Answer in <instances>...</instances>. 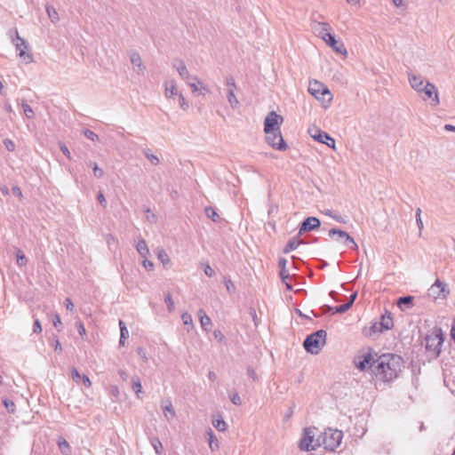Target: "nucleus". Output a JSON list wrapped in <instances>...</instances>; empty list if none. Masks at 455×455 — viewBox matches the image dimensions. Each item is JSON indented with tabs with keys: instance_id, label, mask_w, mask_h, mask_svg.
Returning a JSON list of instances; mask_svg holds the SVG:
<instances>
[{
	"instance_id": "nucleus-8",
	"label": "nucleus",
	"mask_w": 455,
	"mask_h": 455,
	"mask_svg": "<svg viewBox=\"0 0 455 455\" xmlns=\"http://www.w3.org/2000/svg\"><path fill=\"white\" fill-rule=\"evenodd\" d=\"M450 294V289L446 283L442 282L440 279H436L435 282L430 286L427 291L428 297L433 299H445Z\"/></svg>"
},
{
	"instance_id": "nucleus-1",
	"label": "nucleus",
	"mask_w": 455,
	"mask_h": 455,
	"mask_svg": "<svg viewBox=\"0 0 455 455\" xmlns=\"http://www.w3.org/2000/svg\"><path fill=\"white\" fill-rule=\"evenodd\" d=\"M403 368V360L400 355L386 354L376 360L372 372L384 381H391L397 378Z\"/></svg>"
},
{
	"instance_id": "nucleus-6",
	"label": "nucleus",
	"mask_w": 455,
	"mask_h": 455,
	"mask_svg": "<svg viewBox=\"0 0 455 455\" xmlns=\"http://www.w3.org/2000/svg\"><path fill=\"white\" fill-rule=\"evenodd\" d=\"M308 92L323 104H329L332 100V95L329 89L323 84L316 80L309 82Z\"/></svg>"
},
{
	"instance_id": "nucleus-24",
	"label": "nucleus",
	"mask_w": 455,
	"mask_h": 455,
	"mask_svg": "<svg viewBox=\"0 0 455 455\" xmlns=\"http://www.w3.org/2000/svg\"><path fill=\"white\" fill-rule=\"evenodd\" d=\"M197 314L202 329L204 331H208L209 327L212 325L211 318L206 315L204 309H199Z\"/></svg>"
},
{
	"instance_id": "nucleus-39",
	"label": "nucleus",
	"mask_w": 455,
	"mask_h": 455,
	"mask_svg": "<svg viewBox=\"0 0 455 455\" xmlns=\"http://www.w3.org/2000/svg\"><path fill=\"white\" fill-rule=\"evenodd\" d=\"M21 107H22L23 111L28 118L31 119L34 117V111H33L32 108L27 102L23 101L21 103Z\"/></svg>"
},
{
	"instance_id": "nucleus-16",
	"label": "nucleus",
	"mask_w": 455,
	"mask_h": 455,
	"mask_svg": "<svg viewBox=\"0 0 455 455\" xmlns=\"http://www.w3.org/2000/svg\"><path fill=\"white\" fill-rule=\"evenodd\" d=\"M408 79L411 88H413L419 94H421L422 91L424 90V85L427 81H426L421 76H417L413 74H409Z\"/></svg>"
},
{
	"instance_id": "nucleus-58",
	"label": "nucleus",
	"mask_w": 455,
	"mask_h": 455,
	"mask_svg": "<svg viewBox=\"0 0 455 455\" xmlns=\"http://www.w3.org/2000/svg\"><path fill=\"white\" fill-rule=\"evenodd\" d=\"M76 327H77L78 333L81 336L85 335L86 331H85L84 323L81 321H78V322L76 323Z\"/></svg>"
},
{
	"instance_id": "nucleus-23",
	"label": "nucleus",
	"mask_w": 455,
	"mask_h": 455,
	"mask_svg": "<svg viewBox=\"0 0 455 455\" xmlns=\"http://www.w3.org/2000/svg\"><path fill=\"white\" fill-rule=\"evenodd\" d=\"M173 68H176L180 76L182 79H184L186 81H188V80L193 81V76H190L189 71L188 70L183 60H180L178 61V64H173Z\"/></svg>"
},
{
	"instance_id": "nucleus-30",
	"label": "nucleus",
	"mask_w": 455,
	"mask_h": 455,
	"mask_svg": "<svg viewBox=\"0 0 455 455\" xmlns=\"http://www.w3.org/2000/svg\"><path fill=\"white\" fill-rule=\"evenodd\" d=\"M302 242L297 238H292L291 239L285 248L283 249V252L284 253H288L290 251H292L294 250H296L298 248V246Z\"/></svg>"
},
{
	"instance_id": "nucleus-49",
	"label": "nucleus",
	"mask_w": 455,
	"mask_h": 455,
	"mask_svg": "<svg viewBox=\"0 0 455 455\" xmlns=\"http://www.w3.org/2000/svg\"><path fill=\"white\" fill-rule=\"evenodd\" d=\"M16 257H17V262L19 265H23L27 262L26 257L20 250L17 251Z\"/></svg>"
},
{
	"instance_id": "nucleus-43",
	"label": "nucleus",
	"mask_w": 455,
	"mask_h": 455,
	"mask_svg": "<svg viewBox=\"0 0 455 455\" xmlns=\"http://www.w3.org/2000/svg\"><path fill=\"white\" fill-rule=\"evenodd\" d=\"M178 102H179V105L180 107L183 109V110H188V108H189V105L188 103L186 101L183 94L181 92H180L178 95Z\"/></svg>"
},
{
	"instance_id": "nucleus-57",
	"label": "nucleus",
	"mask_w": 455,
	"mask_h": 455,
	"mask_svg": "<svg viewBox=\"0 0 455 455\" xmlns=\"http://www.w3.org/2000/svg\"><path fill=\"white\" fill-rule=\"evenodd\" d=\"M60 149L69 160L71 159V154L64 143H60Z\"/></svg>"
},
{
	"instance_id": "nucleus-26",
	"label": "nucleus",
	"mask_w": 455,
	"mask_h": 455,
	"mask_svg": "<svg viewBox=\"0 0 455 455\" xmlns=\"http://www.w3.org/2000/svg\"><path fill=\"white\" fill-rule=\"evenodd\" d=\"M58 446L60 452L63 455H70L71 454V447L69 443L62 437L58 440Z\"/></svg>"
},
{
	"instance_id": "nucleus-22",
	"label": "nucleus",
	"mask_w": 455,
	"mask_h": 455,
	"mask_svg": "<svg viewBox=\"0 0 455 455\" xmlns=\"http://www.w3.org/2000/svg\"><path fill=\"white\" fill-rule=\"evenodd\" d=\"M176 82L173 79H170L164 82V96L167 99L173 98L179 94Z\"/></svg>"
},
{
	"instance_id": "nucleus-18",
	"label": "nucleus",
	"mask_w": 455,
	"mask_h": 455,
	"mask_svg": "<svg viewBox=\"0 0 455 455\" xmlns=\"http://www.w3.org/2000/svg\"><path fill=\"white\" fill-rule=\"evenodd\" d=\"M313 28L317 32L318 36L323 40L329 39V36H331V26L327 22H316Z\"/></svg>"
},
{
	"instance_id": "nucleus-10",
	"label": "nucleus",
	"mask_w": 455,
	"mask_h": 455,
	"mask_svg": "<svg viewBox=\"0 0 455 455\" xmlns=\"http://www.w3.org/2000/svg\"><path fill=\"white\" fill-rule=\"evenodd\" d=\"M225 84L227 86V99L232 108H236L239 105V101L235 94L236 90V84L232 76H228L225 79Z\"/></svg>"
},
{
	"instance_id": "nucleus-25",
	"label": "nucleus",
	"mask_w": 455,
	"mask_h": 455,
	"mask_svg": "<svg viewBox=\"0 0 455 455\" xmlns=\"http://www.w3.org/2000/svg\"><path fill=\"white\" fill-rule=\"evenodd\" d=\"M136 250L142 258H147V256L149 254V249L148 247V244L146 241L142 238L139 239L136 244Z\"/></svg>"
},
{
	"instance_id": "nucleus-36",
	"label": "nucleus",
	"mask_w": 455,
	"mask_h": 455,
	"mask_svg": "<svg viewBox=\"0 0 455 455\" xmlns=\"http://www.w3.org/2000/svg\"><path fill=\"white\" fill-rule=\"evenodd\" d=\"M156 254L158 259L163 263L164 266H166L170 263V258L164 249H158Z\"/></svg>"
},
{
	"instance_id": "nucleus-13",
	"label": "nucleus",
	"mask_w": 455,
	"mask_h": 455,
	"mask_svg": "<svg viewBox=\"0 0 455 455\" xmlns=\"http://www.w3.org/2000/svg\"><path fill=\"white\" fill-rule=\"evenodd\" d=\"M355 363L357 369L364 371L367 368H371V371L375 369L376 360L371 353H367L362 356H358L355 359Z\"/></svg>"
},
{
	"instance_id": "nucleus-60",
	"label": "nucleus",
	"mask_w": 455,
	"mask_h": 455,
	"mask_svg": "<svg viewBox=\"0 0 455 455\" xmlns=\"http://www.w3.org/2000/svg\"><path fill=\"white\" fill-rule=\"evenodd\" d=\"M98 202L105 208L107 206V201L104 195L101 192H99L97 195Z\"/></svg>"
},
{
	"instance_id": "nucleus-9",
	"label": "nucleus",
	"mask_w": 455,
	"mask_h": 455,
	"mask_svg": "<svg viewBox=\"0 0 455 455\" xmlns=\"http://www.w3.org/2000/svg\"><path fill=\"white\" fill-rule=\"evenodd\" d=\"M283 117L275 111L269 112L264 120V131H281Z\"/></svg>"
},
{
	"instance_id": "nucleus-29",
	"label": "nucleus",
	"mask_w": 455,
	"mask_h": 455,
	"mask_svg": "<svg viewBox=\"0 0 455 455\" xmlns=\"http://www.w3.org/2000/svg\"><path fill=\"white\" fill-rule=\"evenodd\" d=\"M328 235L330 237H333L335 235H337L339 239H350V235L348 233L339 228L330 229Z\"/></svg>"
},
{
	"instance_id": "nucleus-35",
	"label": "nucleus",
	"mask_w": 455,
	"mask_h": 455,
	"mask_svg": "<svg viewBox=\"0 0 455 455\" xmlns=\"http://www.w3.org/2000/svg\"><path fill=\"white\" fill-rule=\"evenodd\" d=\"M205 214L209 219H211L214 222H218L220 219L219 214L214 210V208L211 206L205 208Z\"/></svg>"
},
{
	"instance_id": "nucleus-7",
	"label": "nucleus",
	"mask_w": 455,
	"mask_h": 455,
	"mask_svg": "<svg viewBox=\"0 0 455 455\" xmlns=\"http://www.w3.org/2000/svg\"><path fill=\"white\" fill-rule=\"evenodd\" d=\"M266 142L275 150L284 151L287 145L283 138L281 131H264Z\"/></svg>"
},
{
	"instance_id": "nucleus-54",
	"label": "nucleus",
	"mask_w": 455,
	"mask_h": 455,
	"mask_svg": "<svg viewBox=\"0 0 455 455\" xmlns=\"http://www.w3.org/2000/svg\"><path fill=\"white\" fill-rule=\"evenodd\" d=\"M230 400L231 402L235 405H241V397L237 393H234L233 395H230Z\"/></svg>"
},
{
	"instance_id": "nucleus-42",
	"label": "nucleus",
	"mask_w": 455,
	"mask_h": 455,
	"mask_svg": "<svg viewBox=\"0 0 455 455\" xmlns=\"http://www.w3.org/2000/svg\"><path fill=\"white\" fill-rule=\"evenodd\" d=\"M352 307V302H347L335 307V313L343 314Z\"/></svg>"
},
{
	"instance_id": "nucleus-38",
	"label": "nucleus",
	"mask_w": 455,
	"mask_h": 455,
	"mask_svg": "<svg viewBox=\"0 0 455 455\" xmlns=\"http://www.w3.org/2000/svg\"><path fill=\"white\" fill-rule=\"evenodd\" d=\"M150 442H151V444H152L155 451L157 454H161L162 450H163V445H162V443L160 442V440L158 438L155 437V438H152Z\"/></svg>"
},
{
	"instance_id": "nucleus-3",
	"label": "nucleus",
	"mask_w": 455,
	"mask_h": 455,
	"mask_svg": "<svg viewBox=\"0 0 455 455\" xmlns=\"http://www.w3.org/2000/svg\"><path fill=\"white\" fill-rule=\"evenodd\" d=\"M327 332L324 330H318L308 335L303 346L307 352L312 355H317L326 343Z\"/></svg>"
},
{
	"instance_id": "nucleus-61",
	"label": "nucleus",
	"mask_w": 455,
	"mask_h": 455,
	"mask_svg": "<svg viewBox=\"0 0 455 455\" xmlns=\"http://www.w3.org/2000/svg\"><path fill=\"white\" fill-rule=\"evenodd\" d=\"M64 304H65V307H66L67 310L73 311L74 304H73L71 299L66 298L65 301H64Z\"/></svg>"
},
{
	"instance_id": "nucleus-34",
	"label": "nucleus",
	"mask_w": 455,
	"mask_h": 455,
	"mask_svg": "<svg viewBox=\"0 0 455 455\" xmlns=\"http://www.w3.org/2000/svg\"><path fill=\"white\" fill-rule=\"evenodd\" d=\"M2 403L9 413H14L16 411V405L13 401L4 397Z\"/></svg>"
},
{
	"instance_id": "nucleus-63",
	"label": "nucleus",
	"mask_w": 455,
	"mask_h": 455,
	"mask_svg": "<svg viewBox=\"0 0 455 455\" xmlns=\"http://www.w3.org/2000/svg\"><path fill=\"white\" fill-rule=\"evenodd\" d=\"M53 342H54V350L56 352H61L62 351V347H61V345L57 337H54L53 339Z\"/></svg>"
},
{
	"instance_id": "nucleus-44",
	"label": "nucleus",
	"mask_w": 455,
	"mask_h": 455,
	"mask_svg": "<svg viewBox=\"0 0 455 455\" xmlns=\"http://www.w3.org/2000/svg\"><path fill=\"white\" fill-rule=\"evenodd\" d=\"M212 424L219 431H225L227 428V424L223 419L213 420Z\"/></svg>"
},
{
	"instance_id": "nucleus-48",
	"label": "nucleus",
	"mask_w": 455,
	"mask_h": 455,
	"mask_svg": "<svg viewBox=\"0 0 455 455\" xmlns=\"http://www.w3.org/2000/svg\"><path fill=\"white\" fill-rule=\"evenodd\" d=\"M4 145L5 148H6L8 151H10V152L14 151V149H15V144H14V142H13L12 140H10V139H5V140H4Z\"/></svg>"
},
{
	"instance_id": "nucleus-59",
	"label": "nucleus",
	"mask_w": 455,
	"mask_h": 455,
	"mask_svg": "<svg viewBox=\"0 0 455 455\" xmlns=\"http://www.w3.org/2000/svg\"><path fill=\"white\" fill-rule=\"evenodd\" d=\"M225 285L228 292H233L235 289L233 282L230 279L225 280Z\"/></svg>"
},
{
	"instance_id": "nucleus-46",
	"label": "nucleus",
	"mask_w": 455,
	"mask_h": 455,
	"mask_svg": "<svg viewBox=\"0 0 455 455\" xmlns=\"http://www.w3.org/2000/svg\"><path fill=\"white\" fill-rule=\"evenodd\" d=\"M181 320L185 325L193 326V319L190 314L185 312L181 315Z\"/></svg>"
},
{
	"instance_id": "nucleus-56",
	"label": "nucleus",
	"mask_w": 455,
	"mask_h": 455,
	"mask_svg": "<svg viewBox=\"0 0 455 455\" xmlns=\"http://www.w3.org/2000/svg\"><path fill=\"white\" fill-rule=\"evenodd\" d=\"M142 265L143 267L148 270V271H152L153 268H154V264L152 261L147 259V258H144V260L142 261Z\"/></svg>"
},
{
	"instance_id": "nucleus-33",
	"label": "nucleus",
	"mask_w": 455,
	"mask_h": 455,
	"mask_svg": "<svg viewBox=\"0 0 455 455\" xmlns=\"http://www.w3.org/2000/svg\"><path fill=\"white\" fill-rule=\"evenodd\" d=\"M280 277L283 283H285L288 290L291 289V285L288 283L291 279V275L289 274L287 269H280Z\"/></svg>"
},
{
	"instance_id": "nucleus-27",
	"label": "nucleus",
	"mask_w": 455,
	"mask_h": 455,
	"mask_svg": "<svg viewBox=\"0 0 455 455\" xmlns=\"http://www.w3.org/2000/svg\"><path fill=\"white\" fill-rule=\"evenodd\" d=\"M132 388L135 392L137 397L140 398V394L142 393V386L138 376H133L132 378Z\"/></svg>"
},
{
	"instance_id": "nucleus-50",
	"label": "nucleus",
	"mask_w": 455,
	"mask_h": 455,
	"mask_svg": "<svg viewBox=\"0 0 455 455\" xmlns=\"http://www.w3.org/2000/svg\"><path fill=\"white\" fill-rule=\"evenodd\" d=\"M81 377H82V376L80 375V373H79V371H77V369H76V368H75V367H73V368L71 369V378H72V379H73L74 381H76V382H77V383H78V382H79V380L81 379Z\"/></svg>"
},
{
	"instance_id": "nucleus-5",
	"label": "nucleus",
	"mask_w": 455,
	"mask_h": 455,
	"mask_svg": "<svg viewBox=\"0 0 455 455\" xmlns=\"http://www.w3.org/2000/svg\"><path fill=\"white\" fill-rule=\"evenodd\" d=\"M320 431L315 427H307L304 430V435L299 443L301 450L310 451L320 447Z\"/></svg>"
},
{
	"instance_id": "nucleus-32",
	"label": "nucleus",
	"mask_w": 455,
	"mask_h": 455,
	"mask_svg": "<svg viewBox=\"0 0 455 455\" xmlns=\"http://www.w3.org/2000/svg\"><path fill=\"white\" fill-rule=\"evenodd\" d=\"M209 447L212 451H214L219 449V442L212 430L209 431Z\"/></svg>"
},
{
	"instance_id": "nucleus-31",
	"label": "nucleus",
	"mask_w": 455,
	"mask_h": 455,
	"mask_svg": "<svg viewBox=\"0 0 455 455\" xmlns=\"http://www.w3.org/2000/svg\"><path fill=\"white\" fill-rule=\"evenodd\" d=\"M46 12L52 22L56 23L59 20V14L56 9L52 5L46 6Z\"/></svg>"
},
{
	"instance_id": "nucleus-40",
	"label": "nucleus",
	"mask_w": 455,
	"mask_h": 455,
	"mask_svg": "<svg viewBox=\"0 0 455 455\" xmlns=\"http://www.w3.org/2000/svg\"><path fill=\"white\" fill-rule=\"evenodd\" d=\"M90 165L92 167L93 174L96 178H101L104 175V172L101 168L98 166V164L94 162H91Z\"/></svg>"
},
{
	"instance_id": "nucleus-47",
	"label": "nucleus",
	"mask_w": 455,
	"mask_h": 455,
	"mask_svg": "<svg viewBox=\"0 0 455 455\" xmlns=\"http://www.w3.org/2000/svg\"><path fill=\"white\" fill-rule=\"evenodd\" d=\"M415 218H416L417 226H418L419 231H421L423 228V222L421 220V210L419 208H417V210H416Z\"/></svg>"
},
{
	"instance_id": "nucleus-15",
	"label": "nucleus",
	"mask_w": 455,
	"mask_h": 455,
	"mask_svg": "<svg viewBox=\"0 0 455 455\" xmlns=\"http://www.w3.org/2000/svg\"><path fill=\"white\" fill-rule=\"evenodd\" d=\"M321 225V221L316 217H307L299 228V234L317 229Z\"/></svg>"
},
{
	"instance_id": "nucleus-41",
	"label": "nucleus",
	"mask_w": 455,
	"mask_h": 455,
	"mask_svg": "<svg viewBox=\"0 0 455 455\" xmlns=\"http://www.w3.org/2000/svg\"><path fill=\"white\" fill-rule=\"evenodd\" d=\"M164 302L167 306V308H168V311L169 312H172L174 310V302L172 299V295L171 293H166L165 296H164Z\"/></svg>"
},
{
	"instance_id": "nucleus-4",
	"label": "nucleus",
	"mask_w": 455,
	"mask_h": 455,
	"mask_svg": "<svg viewBox=\"0 0 455 455\" xmlns=\"http://www.w3.org/2000/svg\"><path fill=\"white\" fill-rule=\"evenodd\" d=\"M443 340L444 338L441 328H435L434 331L425 338L426 350L434 357L439 356Z\"/></svg>"
},
{
	"instance_id": "nucleus-28",
	"label": "nucleus",
	"mask_w": 455,
	"mask_h": 455,
	"mask_svg": "<svg viewBox=\"0 0 455 455\" xmlns=\"http://www.w3.org/2000/svg\"><path fill=\"white\" fill-rule=\"evenodd\" d=\"M412 301H413V297L412 296H404V297H400L397 300V306L401 308V309H403V306L406 307V308H410L412 306Z\"/></svg>"
},
{
	"instance_id": "nucleus-45",
	"label": "nucleus",
	"mask_w": 455,
	"mask_h": 455,
	"mask_svg": "<svg viewBox=\"0 0 455 455\" xmlns=\"http://www.w3.org/2000/svg\"><path fill=\"white\" fill-rule=\"evenodd\" d=\"M84 135L90 140L98 141L99 136L92 130L86 129L84 131Z\"/></svg>"
},
{
	"instance_id": "nucleus-20",
	"label": "nucleus",
	"mask_w": 455,
	"mask_h": 455,
	"mask_svg": "<svg viewBox=\"0 0 455 455\" xmlns=\"http://www.w3.org/2000/svg\"><path fill=\"white\" fill-rule=\"evenodd\" d=\"M130 60H131V63L132 64L136 73L138 75H143L144 70H145V66L143 65L140 55L137 52H134L131 53Z\"/></svg>"
},
{
	"instance_id": "nucleus-2",
	"label": "nucleus",
	"mask_w": 455,
	"mask_h": 455,
	"mask_svg": "<svg viewBox=\"0 0 455 455\" xmlns=\"http://www.w3.org/2000/svg\"><path fill=\"white\" fill-rule=\"evenodd\" d=\"M320 447L326 451H335L341 443L343 438L342 431L328 428L319 433Z\"/></svg>"
},
{
	"instance_id": "nucleus-11",
	"label": "nucleus",
	"mask_w": 455,
	"mask_h": 455,
	"mask_svg": "<svg viewBox=\"0 0 455 455\" xmlns=\"http://www.w3.org/2000/svg\"><path fill=\"white\" fill-rule=\"evenodd\" d=\"M421 97L424 100H431V104L433 106H437L439 104V96L438 91L435 85L430 82H427L424 85V90L422 91Z\"/></svg>"
},
{
	"instance_id": "nucleus-12",
	"label": "nucleus",
	"mask_w": 455,
	"mask_h": 455,
	"mask_svg": "<svg viewBox=\"0 0 455 455\" xmlns=\"http://www.w3.org/2000/svg\"><path fill=\"white\" fill-rule=\"evenodd\" d=\"M394 326L393 317L390 312L387 311L385 315H382L380 321L375 323L371 329L373 331H383L392 329Z\"/></svg>"
},
{
	"instance_id": "nucleus-19",
	"label": "nucleus",
	"mask_w": 455,
	"mask_h": 455,
	"mask_svg": "<svg viewBox=\"0 0 455 455\" xmlns=\"http://www.w3.org/2000/svg\"><path fill=\"white\" fill-rule=\"evenodd\" d=\"M161 407L164 411V415L168 421L172 420L176 417L175 410L172 406V401L168 398L162 401Z\"/></svg>"
},
{
	"instance_id": "nucleus-14",
	"label": "nucleus",
	"mask_w": 455,
	"mask_h": 455,
	"mask_svg": "<svg viewBox=\"0 0 455 455\" xmlns=\"http://www.w3.org/2000/svg\"><path fill=\"white\" fill-rule=\"evenodd\" d=\"M16 34H17V39L19 41H20V43L16 44V50L18 52L19 57L22 58L25 60V62H27V63L32 62L33 56L25 52V50L28 48L27 42L23 38L20 37L18 32H16Z\"/></svg>"
},
{
	"instance_id": "nucleus-53",
	"label": "nucleus",
	"mask_w": 455,
	"mask_h": 455,
	"mask_svg": "<svg viewBox=\"0 0 455 455\" xmlns=\"http://www.w3.org/2000/svg\"><path fill=\"white\" fill-rule=\"evenodd\" d=\"M33 332L35 333H41L42 332V326L39 319L36 318L34 321L33 325Z\"/></svg>"
},
{
	"instance_id": "nucleus-64",
	"label": "nucleus",
	"mask_w": 455,
	"mask_h": 455,
	"mask_svg": "<svg viewBox=\"0 0 455 455\" xmlns=\"http://www.w3.org/2000/svg\"><path fill=\"white\" fill-rule=\"evenodd\" d=\"M129 336V331L127 327H122V330H120V338L122 339H126V338Z\"/></svg>"
},
{
	"instance_id": "nucleus-37",
	"label": "nucleus",
	"mask_w": 455,
	"mask_h": 455,
	"mask_svg": "<svg viewBox=\"0 0 455 455\" xmlns=\"http://www.w3.org/2000/svg\"><path fill=\"white\" fill-rule=\"evenodd\" d=\"M144 155H145V156H146V157L150 161V163H151L153 165H157V164H159V163H160L159 158H158L156 155H154V154L150 153V150H149V149L145 150V151H144Z\"/></svg>"
},
{
	"instance_id": "nucleus-51",
	"label": "nucleus",
	"mask_w": 455,
	"mask_h": 455,
	"mask_svg": "<svg viewBox=\"0 0 455 455\" xmlns=\"http://www.w3.org/2000/svg\"><path fill=\"white\" fill-rule=\"evenodd\" d=\"M52 323H53L54 327H55L59 331H60L61 330H60V327L61 326V324H62V323H61V321H60V315H59L58 314H55V315H53Z\"/></svg>"
},
{
	"instance_id": "nucleus-21",
	"label": "nucleus",
	"mask_w": 455,
	"mask_h": 455,
	"mask_svg": "<svg viewBox=\"0 0 455 455\" xmlns=\"http://www.w3.org/2000/svg\"><path fill=\"white\" fill-rule=\"evenodd\" d=\"M330 45L337 53L347 55V52L344 44L340 41H337L333 36H329V39L324 41Z\"/></svg>"
},
{
	"instance_id": "nucleus-17",
	"label": "nucleus",
	"mask_w": 455,
	"mask_h": 455,
	"mask_svg": "<svg viewBox=\"0 0 455 455\" xmlns=\"http://www.w3.org/2000/svg\"><path fill=\"white\" fill-rule=\"evenodd\" d=\"M311 137L321 143L326 144L329 148L335 149V140L327 132L316 130L315 134H311Z\"/></svg>"
},
{
	"instance_id": "nucleus-55",
	"label": "nucleus",
	"mask_w": 455,
	"mask_h": 455,
	"mask_svg": "<svg viewBox=\"0 0 455 455\" xmlns=\"http://www.w3.org/2000/svg\"><path fill=\"white\" fill-rule=\"evenodd\" d=\"M137 354L144 361V362H148V356H147V353L145 351V349L143 347H138L137 348Z\"/></svg>"
},
{
	"instance_id": "nucleus-62",
	"label": "nucleus",
	"mask_w": 455,
	"mask_h": 455,
	"mask_svg": "<svg viewBox=\"0 0 455 455\" xmlns=\"http://www.w3.org/2000/svg\"><path fill=\"white\" fill-rule=\"evenodd\" d=\"M213 336L220 342H221L224 339V335L220 330H215L213 331Z\"/></svg>"
},
{
	"instance_id": "nucleus-52",
	"label": "nucleus",
	"mask_w": 455,
	"mask_h": 455,
	"mask_svg": "<svg viewBox=\"0 0 455 455\" xmlns=\"http://www.w3.org/2000/svg\"><path fill=\"white\" fill-rule=\"evenodd\" d=\"M344 243L346 246L352 248V249L358 248L356 243L355 242V240L352 236H350V239H344Z\"/></svg>"
}]
</instances>
